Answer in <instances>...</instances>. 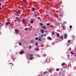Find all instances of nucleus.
I'll use <instances>...</instances> for the list:
<instances>
[{"label": "nucleus", "mask_w": 76, "mask_h": 76, "mask_svg": "<svg viewBox=\"0 0 76 76\" xmlns=\"http://www.w3.org/2000/svg\"><path fill=\"white\" fill-rule=\"evenodd\" d=\"M42 37H43V35L42 34L41 35V37L39 36L38 39L39 41H41V39Z\"/></svg>", "instance_id": "nucleus-1"}, {"label": "nucleus", "mask_w": 76, "mask_h": 76, "mask_svg": "<svg viewBox=\"0 0 76 76\" xmlns=\"http://www.w3.org/2000/svg\"><path fill=\"white\" fill-rule=\"evenodd\" d=\"M64 38L65 39H67V35L66 34H65L64 35Z\"/></svg>", "instance_id": "nucleus-2"}, {"label": "nucleus", "mask_w": 76, "mask_h": 76, "mask_svg": "<svg viewBox=\"0 0 76 76\" xmlns=\"http://www.w3.org/2000/svg\"><path fill=\"white\" fill-rule=\"evenodd\" d=\"M59 39H61L60 40V41H61L63 40V36H60L59 38Z\"/></svg>", "instance_id": "nucleus-3"}, {"label": "nucleus", "mask_w": 76, "mask_h": 76, "mask_svg": "<svg viewBox=\"0 0 76 76\" xmlns=\"http://www.w3.org/2000/svg\"><path fill=\"white\" fill-rule=\"evenodd\" d=\"M21 13V11H20V10H18L16 12V13L17 14H18V13Z\"/></svg>", "instance_id": "nucleus-4"}, {"label": "nucleus", "mask_w": 76, "mask_h": 76, "mask_svg": "<svg viewBox=\"0 0 76 76\" xmlns=\"http://www.w3.org/2000/svg\"><path fill=\"white\" fill-rule=\"evenodd\" d=\"M10 22H7L5 23V25H10Z\"/></svg>", "instance_id": "nucleus-5"}, {"label": "nucleus", "mask_w": 76, "mask_h": 76, "mask_svg": "<svg viewBox=\"0 0 76 76\" xmlns=\"http://www.w3.org/2000/svg\"><path fill=\"white\" fill-rule=\"evenodd\" d=\"M40 31H41V33H42V34H44V33L45 32L42 29H40Z\"/></svg>", "instance_id": "nucleus-6"}, {"label": "nucleus", "mask_w": 76, "mask_h": 76, "mask_svg": "<svg viewBox=\"0 0 76 76\" xmlns=\"http://www.w3.org/2000/svg\"><path fill=\"white\" fill-rule=\"evenodd\" d=\"M25 53V52H24V51H20V54H22L23 53Z\"/></svg>", "instance_id": "nucleus-7"}, {"label": "nucleus", "mask_w": 76, "mask_h": 76, "mask_svg": "<svg viewBox=\"0 0 76 76\" xmlns=\"http://www.w3.org/2000/svg\"><path fill=\"white\" fill-rule=\"evenodd\" d=\"M56 35L58 38H59V37H60V34H59L58 33L56 34Z\"/></svg>", "instance_id": "nucleus-8"}, {"label": "nucleus", "mask_w": 76, "mask_h": 76, "mask_svg": "<svg viewBox=\"0 0 76 76\" xmlns=\"http://www.w3.org/2000/svg\"><path fill=\"white\" fill-rule=\"evenodd\" d=\"M34 58V57H31L29 58V60H32Z\"/></svg>", "instance_id": "nucleus-9"}, {"label": "nucleus", "mask_w": 76, "mask_h": 76, "mask_svg": "<svg viewBox=\"0 0 76 76\" xmlns=\"http://www.w3.org/2000/svg\"><path fill=\"white\" fill-rule=\"evenodd\" d=\"M43 57H46V56H47V55H46V54L44 53L43 54Z\"/></svg>", "instance_id": "nucleus-10"}, {"label": "nucleus", "mask_w": 76, "mask_h": 76, "mask_svg": "<svg viewBox=\"0 0 76 76\" xmlns=\"http://www.w3.org/2000/svg\"><path fill=\"white\" fill-rule=\"evenodd\" d=\"M31 10H32V11H35V8L34 7H33L32 8Z\"/></svg>", "instance_id": "nucleus-11"}, {"label": "nucleus", "mask_w": 76, "mask_h": 76, "mask_svg": "<svg viewBox=\"0 0 76 76\" xmlns=\"http://www.w3.org/2000/svg\"><path fill=\"white\" fill-rule=\"evenodd\" d=\"M65 63H63L62 64H61V65L62 66H63L64 65H65Z\"/></svg>", "instance_id": "nucleus-12"}, {"label": "nucleus", "mask_w": 76, "mask_h": 76, "mask_svg": "<svg viewBox=\"0 0 76 76\" xmlns=\"http://www.w3.org/2000/svg\"><path fill=\"white\" fill-rule=\"evenodd\" d=\"M41 28H42L43 29H46V27L45 26H41Z\"/></svg>", "instance_id": "nucleus-13"}, {"label": "nucleus", "mask_w": 76, "mask_h": 76, "mask_svg": "<svg viewBox=\"0 0 76 76\" xmlns=\"http://www.w3.org/2000/svg\"><path fill=\"white\" fill-rule=\"evenodd\" d=\"M48 39H50V40H52V38H51V37H48Z\"/></svg>", "instance_id": "nucleus-14"}, {"label": "nucleus", "mask_w": 76, "mask_h": 76, "mask_svg": "<svg viewBox=\"0 0 76 76\" xmlns=\"http://www.w3.org/2000/svg\"><path fill=\"white\" fill-rule=\"evenodd\" d=\"M38 43L37 42H36V43H35V45L36 46H37L38 45Z\"/></svg>", "instance_id": "nucleus-15"}, {"label": "nucleus", "mask_w": 76, "mask_h": 76, "mask_svg": "<svg viewBox=\"0 0 76 76\" xmlns=\"http://www.w3.org/2000/svg\"><path fill=\"white\" fill-rule=\"evenodd\" d=\"M70 53L71 54H72V55H74V54H75V53L73 52H70Z\"/></svg>", "instance_id": "nucleus-16"}, {"label": "nucleus", "mask_w": 76, "mask_h": 76, "mask_svg": "<svg viewBox=\"0 0 76 76\" xmlns=\"http://www.w3.org/2000/svg\"><path fill=\"white\" fill-rule=\"evenodd\" d=\"M30 56H31V57H33V54H30Z\"/></svg>", "instance_id": "nucleus-17"}, {"label": "nucleus", "mask_w": 76, "mask_h": 76, "mask_svg": "<svg viewBox=\"0 0 76 76\" xmlns=\"http://www.w3.org/2000/svg\"><path fill=\"white\" fill-rule=\"evenodd\" d=\"M47 73V71H45V72H44L43 74H45H45H46V73Z\"/></svg>", "instance_id": "nucleus-18"}, {"label": "nucleus", "mask_w": 76, "mask_h": 76, "mask_svg": "<svg viewBox=\"0 0 76 76\" xmlns=\"http://www.w3.org/2000/svg\"><path fill=\"white\" fill-rule=\"evenodd\" d=\"M34 15L35 17H37V14H34Z\"/></svg>", "instance_id": "nucleus-19"}, {"label": "nucleus", "mask_w": 76, "mask_h": 76, "mask_svg": "<svg viewBox=\"0 0 76 76\" xmlns=\"http://www.w3.org/2000/svg\"><path fill=\"white\" fill-rule=\"evenodd\" d=\"M31 23H34V21H31L30 22Z\"/></svg>", "instance_id": "nucleus-20"}, {"label": "nucleus", "mask_w": 76, "mask_h": 76, "mask_svg": "<svg viewBox=\"0 0 76 76\" xmlns=\"http://www.w3.org/2000/svg\"><path fill=\"white\" fill-rule=\"evenodd\" d=\"M52 35H54V31H53L52 32Z\"/></svg>", "instance_id": "nucleus-21"}, {"label": "nucleus", "mask_w": 76, "mask_h": 76, "mask_svg": "<svg viewBox=\"0 0 76 76\" xmlns=\"http://www.w3.org/2000/svg\"><path fill=\"white\" fill-rule=\"evenodd\" d=\"M56 71H59L60 70V69H56Z\"/></svg>", "instance_id": "nucleus-22"}, {"label": "nucleus", "mask_w": 76, "mask_h": 76, "mask_svg": "<svg viewBox=\"0 0 76 76\" xmlns=\"http://www.w3.org/2000/svg\"><path fill=\"white\" fill-rule=\"evenodd\" d=\"M62 27H63V30H64V29H65L64 26H63Z\"/></svg>", "instance_id": "nucleus-23"}, {"label": "nucleus", "mask_w": 76, "mask_h": 76, "mask_svg": "<svg viewBox=\"0 0 76 76\" xmlns=\"http://www.w3.org/2000/svg\"><path fill=\"white\" fill-rule=\"evenodd\" d=\"M40 26H42V25H43V24L42 23H40Z\"/></svg>", "instance_id": "nucleus-24"}, {"label": "nucleus", "mask_w": 76, "mask_h": 76, "mask_svg": "<svg viewBox=\"0 0 76 76\" xmlns=\"http://www.w3.org/2000/svg\"><path fill=\"white\" fill-rule=\"evenodd\" d=\"M34 41L33 40H31V43H34Z\"/></svg>", "instance_id": "nucleus-25"}, {"label": "nucleus", "mask_w": 76, "mask_h": 76, "mask_svg": "<svg viewBox=\"0 0 76 76\" xmlns=\"http://www.w3.org/2000/svg\"><path fill=\"white\" fill-rule=\"evenodd\" d=\"M15 32H18V30L16 29H15Z\"/></svg>", "instance_id": "nucleus-26"}, {"label": "nucleus", "mask_w": 76, "mask_h": 76, "mask_svg": "<svg viewBox=\"0 0 76 76\" xmlns=\"http://www.w3.org/2000/svg\"><path fill=\"white\" fill-rule=\"evenodd\" d=\"M50 25V23H48L47 24V25L48 26Z\"/></svg>", "instance_id": "nucleus-27"}, {"label": "nucleus", "mask_w": 76, "mask_h": 76, "mask_svg": "<svg viewBox=\"0 0 76 76\" xmlns=\"http://www.w3.org/2000/svg\"><path fill=\"white\" fill-rule=\"evenodd\" d=\"M69 28H72V26H69Z\"/></svg>", "instance_id": "nucleus-28"}, {"label": "nucleus", "mask_w": 76, "mask_h": 76, "mask_svg": "<svg viewBox=\"0 0 76 76\" xmlns=\"http://www.w3.org/2000/svg\"><path fill=\"white\" fill-rule=\"evenodd\" d=\"M37 39H38V38L37 37H36L35 38V40H37Z\"/></svg>", "instance_id": "nucleus-29"}, {"label": "nucleus", "mask_w": 76, "mask_h": 76, "mask_svg": "<svg viewBox=\"0 0 76 76\" xmlns=\"http://www.w3.org/2000/svg\"><path fill=\"white\" fill-rule=\"evenodd\" d=\"M25 31H27L28 30V28H26L25 29Z\"/></svg>", "instance_id": "nucleus-30"}, {"label": "nucleus", "mask_w": 76, "mask_h": 76, "mask_svg": "<svg viewBox=\"0 0 76 76\" xmlns=\"http://www.w3.org/2000/svg\"><path fill=\"white\" fill-rule=\"evenodd\" d=\"M31 48H32V47H31V46H30L29 47V49H31Z\"/></svg>", "instance_id": "nucleus-31"}, {"label": "nucleus", "mask_w": 76, "mask_h": 76, "mask_svg": "<svg viewBox=\"0 0 76 76\" xmlns=\"http://www.w3.org/2000/svg\"><path fill=\"white\" fill-rule=\"evenodd\" d=\"M22 21L23 22H25V20H24L23 19L22 20Z\"/></svg>", "instance_id": "nucleus-32"}, {"label": "nucleus", "mask_w": 76, "mask_h": 76, "mask_svg": "<svg viewBox=\"0 0 76 76\" xmlns=\"http://www.w3.org/2000/svg\"><path fill=\"white\" fill-rule=\"evenodd\" d=\"M70 42V40H68V43H69Z\"/></svg>", "instance_id": "nucleus-33"}, {"label": "nucleus", "mask_w": 76, "mask_h": 76, "mask_svg": "<svg viewBox=\"0 0 76 76\" xmlns=\"http://www.w3.org/2000/svg\"><path fill=\"white\" fill-rule=\"evenodd\" d=\"M46 34H43V36L44 37H45L46 36Z\"/></svg>", "instance_id": "nucleus-34"}, {"label": "nucleus", "mask_w": 76, "mask_h": 76, "mask_svg": "<svg viewBox=\"0 0 76 76\" xmlns=\"http://www.w3.org/2000/svg\"><path fill=\"white\" fill-rule=\"evenodd\" d=\"M36 51H38V48H36Z\"/></svg>", "instance_id": "nucleus-35"}, {"label": "nucleus", "mask_w": 76, "mask_h": 76, "mask_svg": "<svg viewBox=\"0 0 76 76\" xmlns=\"http://www.w3.org/2000/svg\"><path fill=\"white\" fill-rule=\"evenodd\" d=\"M19 45H22V44H21V43H19Z\"/></svg>", "instance_id": "nucleus-36"}, {"label": "nucleus", "mask_w": 76, "mask_h": 76, "mask_svg": "<svg viewBox=\"0 0 76 76\" xmlns=\"http://www.w3.org/2000/svg\"><path fill=\"white\" fill-rule=\"evenodd\" d=\"M28 26H31V24H28Z\"/></svg>", "instance_id": "nucleus-37"}, {"label": "nucleus", "mask_w": 76, "mask_h": 76, "mask_svg": "<svg viewBox=\"0 0 76 76\" xmlns=\"http://www.w3.org/2000/svg\"><path fill=\"white\" fill-rule=\"evenodd\" d=\"M18 17H15V19H18Z\"/></svg>", "instance_id": "nucleus-38"}, {"label": "nucleus", "mask_w": 76, "mask_h": 76, "mask_svg": "<svg viewBox=\"0 0 76 76\" xmlns=\"http://www.w3.org/2000/svg\"><path fill=\"white\" fill-rule=\"evenodd\" d=\"M19 22H21V20H19Z\"/></svg>", "instance_id": "nucleus-39"}, {"label": "nucleus", "mask_w": 76, "mask_h": 76, "mask_svg": "<svg viewBox=\"0 0 76 76\" xmlns=\"http://www.w3.org/2000/svg\"><path fill=\"white\" fill-rule=\"evenodd\" d=\"M1 6V3H0V6Z\"/></svg>", "instance_id": "nucleus-40"}, {"label": "nucleus", "mask_w": 76, "mask_h": 76, "mask_svg": "<svg viewBox=\"0 0 76 76\" xmlns=\"http://www.w3.org/2000/svg\"><path fill=\"white\" fill-rule=\"evenodd\" d=\"M4 25V23L1 24V25Z\"/></svg>", "instance_id": "nucleus-41"}, {"label": "nucleus", "mask_w": 76, "mask_h": 76, "mask_svg": "<svg viewBox=\"0 0 76 76\" xmlns=\"http://www.w3.org/2000/svg\"><path fill=\"white\" fill-rule=\"evenodd\" d=\"M37 18L38 19H39V17H38Z\"/></svg>", "instance_id": "nucleus-42"}, {"label": "nucleus", "mask_w": 76, "mask_h": 76, "mask_svg": "<svg viewBox=\"0 0 76 76\" xmlns=\"http://www.w3.org/2000/svg\"><path fill=\"white\" fill-rule=\"evenodd\" d=\"M0 10H1L2 9V8H1V7H0Z\"/></svg>", "instance_id": "nucleus-43"}, {"label": "nucleus", "mask_w": 76, "mask_h": 76, "mask_svg": "<svg viewBox=\"0 0 76 76\" xmlns=\"http://www.w3.org/2000/svg\"><path fill=\"white\" fill-rule=\"evenodd\" d=\"M75 50H76V48H75Z\"/></svg>", "instance_id": "nucleus-44"}, {"label": "nucleus", "mask_w": 76, "mask_h": 76, "mask_svg": "<svg viewBox=\"0 0 76 76\" xmlns=\"http://www.w3.org/2000/svg\"><path fill=\"white\" fill-rule=\"evenodd\" d=\"M67 56H68V57H69V54H68V55H67Z\"/></svg>", "instance_id": "nucleus-45"}, {"label": "nucleus", "mask_w": 76, "mask_h": 76, "mask_svg": "<svg viewBox=\"0 0 76 76\" xmlns=\"http://www.w3.org/2000/svg\"><path fill=\"white\" fill-rule=\"evenodd\" d=\"M24 2L25 3H26V1H25Z\"/></svg>", "instance_id": "nucleus-46"}, {"label": "nucleus", "mask_w": 76, "mask_h": 76, "mask_svg": "<svg viewBox=\"0 0 76 76\" xmlns=\"http://www.w3.org/2000/svg\"><path fill=\"white\" fill-rule=\"evenodd\" d=\"M23 1H24V2H25V0H23Z\"/></svg>", "instance_id": "nucleus-47"}, {"label": "nucleus", "mask_w": 76, "mask_h": 76, "mask_svg": "<svg viewBox=\"0 0 76 76\" xmlns=\"http://www.w3.org/2000/svg\"><path fill=\"white\" fill-rule=\"evenodd\" d=\"M74 56V57H75L76 56V55H75Z\"/></svg>", "instance_id": "nucleus-48"}, {"label": "nucleus", "mask_w": 76, "mask_h": 76, "mask_svg": "<svg viewBox=\"0 0 76 76\" xmlns=\"http://www.w3.org/2000/svg\"><path fill=\"white\" fill-rule=\"evenodd\" d=\"M30 28H32V26H30Z\"/></svg>", "instance_id": "nucleus-49"}, {"label": "nucleus", "mask_w": 76, "mask_h": 76, "mask_svg": "<svg viewBox=\"0 0 76 76\" xmlns=\"http://www.w3.org/2000/svg\"><path fill=\"white\" fill-rule=\"evenodd\" d=\"M1 0V1H4V0Z\"/></svg>", "instance_id": "nucleus-50"}, {"label": "nucleus", "mask_w": 76, "mask_h": 76, "mask_svg": "<svg viewBox=\"0 0 76 76\" xmlns=\"http://www.w3.org/2000/svg\"><path fill=\"white\" fill-rule=\"evenodd\" d=\"M62 76H64V75H62Z\"/></svg>", "instance_id": "nucleus-51"}, {"label": "nucleus", "mask_w": 76, "mask_h": 76, "mask_svg": "<svg viewBox=\"0 0 76 76\" xmlns=\"http://www.w3.org/2000/svg\"><path fill=\"white\" fill-rule=\"evenodd\" d=\"M25 1H26V0H25Z\"/></svg>", "instance_id": "nucleus-52"}, {"label": "nucleus", "mask_w": 76, "mask_h": 76, "mask_svg": "<svg viewBox=\"0 0 76 76\" xmlns=\"http://www.w3.org/2000/svg\"><path fill=\"white\" fill-rule=\"evenodd\" d=\"M45 32H47V31H45Z\"/></svg>", "instance_id": "nucleus-53"}, {"label": "nucleus", "mask_w": 76, "mask_h": 76, "mask_svg": "<svg viewBox=\"0 0 76 76\" xmlns=\"http://www.w3.org/2000/svg\"><path fill=\"white\" fill-rule=\"evenodd\" d=\"M1 1V0H0V2Z\"/></svg>", "instance_id": "nucleus-54"}, {"label": "nucleus", "mask_w": 76, "mask_h": 76, "mask_svg": "<svg viewBox=\"0 0 76 76\" xmlns=\"http://www.w3.org/2000/svg\"><path fill=\"white\" fill-rule=\"evenodd\" d=\"M11 69H12V68H11Z\"/></svg>", "instance_id": "nucleus-55"}]
</instances>
